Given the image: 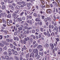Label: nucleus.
<instances>
[{
    "label": "nucleus",
    "mask_w": 60,
    "mask_h": 60,
    "mask_svg": "<svg viewBox=\"0 0 60 60\" xmlns=\"http://www.w3.org/2000/svg\"><path fill=\"white\" fill-rule=\"evenodd\" d=\"M3 49L2 48H0V52H1L3 50Z\"/></svg>",
    "instance_id": "60"
},
{
    "label": "nucleus",
    "mask_w": 60,
    "mask_h": 60,
    "mask_svg": "<svg viewBox=\"0 0 60 60\" xmlns=\"http://www.w3.org/2000/svg\"><path fill=\"white\" fill-rule=\"evenodd\" d=\"M47 18H45L44 19L45 21L46 22H47Z\"/></svg>",
    "instance_id": "58"
},
{
    "label": "nucleus",
    "mask_w": 60,
    "mask_h": 60,
    "mask_svg": "<svg viewBox=\"0 0 60 60\" xmlns=\"http://www.w3.org/2000/svg\"><path fill=\"white\" fill-rule=\"evenodd\" d=\"M46 13L48 14H50L52 13V11L51 9H48L47 10Z\"/></svg>",
    "instance_id": "2"
},
{
    "label": "nucleus",
    "mask_w": 60,
    "mask_h": 60,
    "mask_svg": "<svg viewBox=\"0 0 60 60\" xmlns=\"http://www.w3.org/2000/svg\"><path fill=\"white\" fill-rule=\"evenodd\" d=\"M20 35L22 38H24V35H23V34H21Z\"/></svg>",
    "instance_id": "35"
},
{
    "label": "nucleus",
    "mask_w": 60,
    "mask_h": 60,
    "mask_svg": "<svg viewBox=\"0 0 60 60\" xmlns=\"http://www.w3.org/2000/svg\"><path fill=\"white\" fill-rule=\"evenodd\" d=\"M26 5L27 6V7H30V5H29V4L28 3H27L26 4Z\"/></svg>",
    "instance_id": "32"
},
{
    "label": "nucleus",
    "mask_w": 60,
    "mask_h": 60,
    "mask_svg": "<svg viewBox=\"0 0 60 60\" xmlns=\"http://www.w3.org/2000/svg\"><path fill=\"white\" fill-rule=\"evenodd\" d=\"M25 51L24 52V53H26L28 52V51L27 50H25Z\"/></svg>",
    "instance_id": "38"
},
{
    "label": "nucleus",
    "mask_w": 60,
    "mask_h": 60,
    "mask_svg": "<svg viewBox=\"0 0 60 60\" xmlns=\"http://www.w3.org/2000/svg\"><path fill=\"white\" fill-rule=\"evenodd\" d=\"M3 38V36L2 35H0V39L2 40Z\"/></svg>",
    "instance_id": "40"
},
{
    "label": "nucleus",
    "mask_w": 60,
    "mask_h": 60,
    "mask_svg": "<svg viewBox=\"0 0 60 60\" xmlns=\"http://www.w3.org/2000/svg\"><path fill=\"white\" fill-rule=\"evenodd\" d=\"M13 41H14V40L13 39H11L10 40V42L11 43H12V42H13Z\"/></svg>",
    "instance_id": "24"
},
{
    "label": "nucleus",
    "mask_w": 60,
    "mask_h": 60,
    "mask_svg": "<svg viewBox=\"0 0 60 60\" xmlns=\"http://www.w3.org/2000/svg\"><path fill=\"white\" fill-rule=\"evenodd\" d=\"M7 41L8 42H10V40L8 39H6Z\"/></svg>",
    "instance_id": "43"
},
{
    "label": "nucleus",
    "mask_w": 60,
    "mask_h": 60,
    "mask_svg": "<svg viewBox=\"0 0 60 60\" xmlns=\"http://www.w3.org/2000/svg\"><path fill=\"white\" fill-rule=\"evenodd\" d=\"M36 42V41H35V40H34L33 42V44L34 45L35 44V43Z\"/></svg>",
    "instance_id": "47"
},
{
    "label": "nucleus",
    "mask_w": 60,
    "mask_h": 60,
    "mask_svg": "<svg viewBox=\"0 0 60 60\" xmlns=\"http://www.w3.org/2000/svg\"><path fill=\"white\" fill-rule=\"evenodd\" d=\"M8 3L9 4L11 3V1H10V0H8Z\"/></svg>",
    "instance_id": "57"
},
{
    "label": "nucleus",
    "mask_w": 60,
    "mask_h": 60,
    "mask_svg": "<svg viewBox=\"0 0 60 60\" xmlns=\"http://www.w3.org/2000/svg\"><path fill=\"white\" fill-rule=\"evenodd\" d=\"M10 60H12L13 59V58L12 57H10Z\"/></svg>",
    "instance_id": "63"
},
{
    "label": "nucleus",
    "mask_w": 60,
    "mask_h": 60,
    "mask_svg": "<svg viewBox=\"0 0 60 60\" xmlns=\"http://www.w3.org/2000/svg\"><path fill=\"white\" fill-rule=\"evenodd\" d=\"M14 58L16 60H19V58L17 56H15Z\"/></svg>",
    "instance_id": "8"
},
{
    "label": "nucleus",
    "mask_w": 60,
    "mask_h": 60,
    "mask_svg": "<svg viewBox=\"0 0 60 60\" xmlns=\"http://www.w3.org/2000/svg\"><path fill=\"white\" fill-rule=\"evenodd\" d=\"M50 45L52 49H53L54 48V45L52 43H50Z\"/></svg>",
    "instance_id": "4"
},
{
    "label": "nucleus",
    "mask_w": 60,
    "mask_h": 60,
    "mask_svg": "<svg viewBox=\"0 0 60 60\" xmlns=\"http://www.w3.org/2000/svg\"><path fill=\"white\" fill-rule=\"evenodd\" d=\"M30 56V54L29 53H27V54L26 56V57L27 58L28 57H29Z\"/></svg>",
    "instance_id": "15"
},
{
    "label": "nucleus",
    "mask_w": 60,
    "mask_h": 60,
    "mask_svg": "<svg viewBox=\"0 0 60 60\" xmlns=\"http://www.w3.org/2000/svg\"><path fill=\"white\" fill-rule=\"evenodd\" d=\"M33 52L35 53H36L35 54V57H37L38 55V51L37 49H35L33 50Z\"/></svg>",
    "instance_id": "1"
},
{
    "label": "nucleus",
    "mask_w": 60,
    "mask_h": 60,
    "mask_svg": "<svg viewBox=\"0 0 60 60\" xmlns=\"http://www.w3.org/2000/svg\"><path fill=\"white\" fill-rule=\"evenodd\" d=\"M58 27H57V26H56L54 27V29L53 30V31H54V30H56V29H57V28Z\"/></svg>",
    "instance_id": "26"
},
{
    "label": "nucleus",
    "mask_w": 60,
    "mask_h": 60,
    "mask_svg": "<svg viewBox=\"0 0 60 60\" xmlns=\"http://www.w3.org/2000/svg\"><path fill=\"white\" fill-rule=\"evenodd\" d=\"M1 14L2 15H4L5 16H7V14L5 12L2 13H1Z\"/></svg>",
    "instance_id": "5"
},
{
    "label": "nucleus",
    "mask_w": 60,
    "mask_h": 60,
    "mask_svg": "<svg viewBox=\"0 0 60 60\" xmlns=\"http://www.w3.org/2000/svg\"><path fill=\"white\" fill-rule=\"evenodd\" d=\"M47 19L48 20V21H49V20H51V18L50 17H47Z\"/></svg>",
    "instance_id": "53"
},
{
    "label": "nucleus",
    "mask_w": 60,
    "mask_h": 60,
    "mask_svg": "<svg viewBox=\"0 0 60 60\" xmlns=\"http://www.w3.org/2000/svg\"><path fill=\"white\" fill-rule=\"evenodd\" d=\"M5 20L4 19H3L2 20V22H3L4 23L5 22Z\"/></svg>",
    "instance_id": "62"
},
{
    "label": "nucleus",
    "mask_w": 60,
    "mask_h": 60,
    "mask_svg": "<svg viewBox=\"0 0 60 60\" xmlns=\"http://www.w3.org/2000/svg\"><path fill=\"white\" fill-rule=\"evenodd\" d=\"M56 8V7H54L53 8V10L52 11L53 13H55V8Z\"/></svg>",
    "instance_id": "16"
},
{
    "label": "nucleus",
    "mask_w": 60,
    "mask_h": 60,
    "mask_svg": "<svg viewBox=\"0 0 60 60\" xmlns=\"http://www.w3.org/2000/svg\"><path fill=\"white\" fill-rule=\"evenodd\" d=\"M14 17L15 16H16V14H15V13H13L12 15Z\"/></svg>",
    "instance_id": "34"
},
{
    "label": "nucleus",
    "mask_w": 60,
    "mask_h": 60,
    "mask_svg": "<svg viewBox=\"0 0 60 60\" xmlns=\"http://www.w3.org/2000/svg\"><path fill=\"white\" fill-rule=\"evenodd\" d=\"M22 28L21 27H19L18 28V29L20 31L22 30Z\"/></svg>",
    "instance_id": "10"
},
{
    "label": "nucleus",
    "mask_w": 60,
    "mask_h": 60,
    "mask_svg": "<svg viewBox=\"0 0 60 60\" xmlns=\"http://www.w3.org/2000/svg\"><path fill=\"white\" fill-rule=\"evenodd\" d=\"M6 45H9V43L7 42L6 41H4V43Z\"/></svg>",
    "instance_id": "13"
},
{
    "label": "nucleus",
    "mask_w": 60,
    "mask_h": 60,
    "mask_svg": "<svg viewBox=\"0 0 60 60\" xmlns=\"http://www.w3.org/2000/svg\"><path fill=\"white\" fill-rule=\"evenodd\" d=\"M55 39L56 40L57 42H58L59 41V39L58 38H55Z\"/></svg>",
    "instance_id": "27"
},
{
    "label": "nucleus",
    "mask_w": 60,
    "mask_h": 60,
    "mask_svg": "<svg viewBox=\"0 0 60 60\" xmlns=\"http://www.w3.org/2000/svg\"><path fill=\"white\" fill-rule=\"evenodd\" d=\"M16 8L17 9H19L20 8V7L19 6H17L16 7Z\"/></svg>",
    "instance_id": "17"
},
{
    "label": "nucleus",
    "mask_w": 60,
    "mask_h": 60,
    "mask_svg": "<svg viewBox=\"0 0 60 60\" xmlns=\"http://www.w3.org/2000/svg\"><path fill=\"white\" fill-rule=\"evenodd\" d=\"M32 20H29V23L31 25L32 24Z\"/></svg>",
    "instance_id": "31"
},
{
    "label": "nucleus",
    "mask_w": 60,
    "mask_h": 60,
    "mask_svg": "<svg viewBox=\"0 0 60 60\" xmlns=\"http://www.w3.org/2000/svg\"><path fill=\"white\" fill-rule=\"evenodd\" d=\"M40 30L41 32H43V29L42 28H40Z\"/></svg>",
    "instance_id": "44"
},
{
    "label": "nucleus",
    "mask_w": 60,
    "mask_h": 60,
    "mask_svg": "<svg viewBox=\"0 0 60 60\" xmlns=\"http://www.w3.org/2000/svg\"><path fill=\"white\" fill-rule=\"evenodd\" d=\"M47 36L48 37H50V36H51V35H50V33H49L47 34Z\"/></svg>",
    "instance_id": "45"
},
{
    "label": "nucleus",
    "mask_w": 60,
    "mask_h": 60,
    "mask_svg": "<svg viewBox=\"0 0 60 60\" xmlns=\"http://www.w3.org/2000/svg\"><path fill=\"white\" fill-rule=\"evenodd\" d=\"M34 53L33 52H31V53L30 55V57H31L32 56L34 58Z\"/></svg>",
    "instance_id": "3"
},
{
    "label": "nucleus",
    "mask_w": 60,
    "mask_h": 60,
    "mask_svg": "<svg viewBox=\"0 0 60 60\" xmlns=\"http://www.w3.org/2000/svg\"><path fill=\"white\" fill-rule=\"evenodd\" d=\"M38 24H39L40 25H42V22L41 21L40 22V23H39V22H38Z\"/></svg>",
    "instance_id": "48"
},
{
    "label": "nucleus",
    "mask_w": 60,
    "mask_h": 60,
    "mask_svg": "<svg viewBox=\"0 0 60 60\" xmlns=\"http://www.w3.org/2000/svg\"><path fill=\"white\" fill-rule=\"evenodd\" d=\"M24 43V44H26V41L25 40H23V43Z\"/></svg>",
    "instance_id": "39"
},
{
    "label": "nucleus",
    "mask_w": 60,
    "mask_h": 60,
    "mask_svg": "<svg viewBox=\"0 0 60 60\" xmlns=\"http://www.w3.org/2000/svg\"><path fill=\"white\" fill-rule=\"evenodd\" d=\"M17 37H14V39L15 40H16V39H17Z\"/></svg>",
    "instance_id": "55"
},
{
    "label": "nucleus",
    "mask_w": 60,
    "mask_h": 60,
    "mask_svg": "<svg viewBox=\"0 0 60 60\" xmlns=\"http://www.w3.org/2000/svg\"><path fill=\"white\" fill-rule=\"evenodd\" d=\"M5 58L6 59H8L9 58V57L8 56H6L5 57Z\"/></svg>",
    "instance_id": "18"
},
{
    "label": "nucleus",
    "mask_w": 60,
    "mask_h": 60,
    "mask_svg": "<svg viewBox=\"0 0 60 60\" xmlns=\"http://www.w3.org/2000/svg\"><path fill=\"white\" fill-rule=\"evenodd\" d=\"M51 36H53L54 35V33H51Z\"/></svg>",
    "instance_id": "56"
},
{
    "label": "nucleus",
    "mask_w": 60,
    "mask_h": 60,
    "mask_svg": "<svg viewBox=\"0 0 60 60\" xmlns=\"http://www.w3.org/2000/svg\"><path fill=\"white\" fill-rule=\"evenodd\" d=\"M40 57V56L39 55H38V57H37V58L38 59Z\"/></svg>",
    "instance_id": "51"
},
{
    "label": "nucleus",
    "mask_w": 60,
    "mask_h": 60,
    "mask_svg": "<svg viewBox=\"0 0 60 60\" xmlns=\"http://www.w3.org/2000/svg\"><path fill=\"white\" fill-rule=\"evenodd\" d=\"M3 54L5 55H7L8 54V53L6 52H4Z\"/></svg>",
    "instance_id": "23"
},
{
    "label": "nucleus",
    "mask_w": 60,
    "mask_h": 60,
    "mask_svg": "<svg viewBox=\"0 0 60 60\" xmlns=\"http://www.w3.org/2000/svg\"><path fill=\"white\" fill-rule=\"evenodd\" d=\"M26 5V4H23L21 6V7L22 8H23L24 7V6H25Z\"/></svg>",
    "instance_id": "28"
},
{
    "label": "nucleus",
    "mask_w": 60,
    "mask_h": 60,
    "mask_svg": "<svg viewBox=\"0 0 60 60\" xmlns=\"http://www.w3.org/2000/svg\"><path fill=\"white\" fill-rule=\"evenodd\" d=\"M33 39L32 38H31L30 39V41L32 43L33 42Z\"/></svg>",
    "instance_id": "14"
},
{
    "label": "nucleus",
    "mask_w": 60,
    "mask_h": 60,
    "mask_svg": "<svg viewBox=\"0 0 60 60\" xmlns=\"http://www.w3.org/2000/svg\"><path fill=\"white\" fill-rule=\"evenodd\" d=\"M7 17L8 18H10L11 17V15L10 14H9L7 16Z\"/></svg>",
    "instance_id": "12"
},
{
    "label": "nucleus",
    "mask_w": 60,
    "mask_h": 60,
    "mask_svg": "<svg viewBox=\"0 0 60 60\" xmlns=\"http://www.w3.org/2000/svg\"><path fill=\"white\" fill-rule=\"evenodd\" d=\"M23 48L24 49V50H26V49H27L25 45H24L23 46Z\"/></svg>",
    "instance_id": "30"
},
{
    "label": "nucleus",
    "mask_w": 60,
    "mask_h": 60,
    "mask_svg": "<svg viewBox=\"0 0 60 60\" xmlns=\"http://www.w3.org/2000/svg\"><path fill=\"white\" fill-rule=\"evenodd\" d=\"M56 30V31L57 32H58V31L59 30H58V27L57 28V29Z\"/></svg>",
    "instance_id": "61"
},
{
    "label": "nucleus",
    "mask_w": 60,
    "mask_h": 60,
    "mask_svg": "<svg viewBox=\"0 0 60 60\" xmlns=\"http://www.w3.org/2000/svg\"><path fill=\"white\" fill-rule=\"evenodd\" d=\"M22 19L23 20H25L26 19V18L24 16L22 17Z\"/></svg>",
    "instance_id": "25"
},
{
    "label": "nucleus",
    "mask_w": 60,
    "mask_h": 60,
    "mask_svg": "<svg viewBox=\"0 0 60 60\" xmlns=\"http://www.w3.org/2000/svg\"><path fill=\"white\" fill-rule=\"evenodd\" d=\"M35 20L36 21L40 22V18H38L36 19Z\"/></svg>",
    "instance_id": "6"
},
{
    "label": "nucleus",
    "mask_w": 60,
    "mask_h": 60,
    "mask_svg": "<svg viewBox=\"0 0 60 60\" xmlns=\"http://www.w3.org/2000/svg\"><path fill=\"white\" fill-rule=\"evenodd\" d=\"M56 13H58V10L56 8Z\"/></svg>",
    "instance_id": "52"
},
{
    "label": "nucleus",
    "mask_w": 60,
    "mask_h": 60,
    "mask_svg": "<svg viewBox=\"0 0 60 60\" xmlns=\"http://www.w3.org/2000/svg\"><path fill=\"white\" fill-rule=\"evenodd\" d=\"M13 54H14L15 55H17L18 54V53H17V52L16 51H15V52H13Z\"/></svg>",
    "instance_id": "7"
},
{
    "label": "nucleus",
    "mask_w": 60,
    "mask_h": 60,
    "mask_svg": "<svg viewBox=\"0 0 60 60\" xmlns=\"http://www.w3.org/2000/svg\"><path fill=\"white\" fill-rule=\"evenodd\" d=\"M0 45L2 47H4V44H2V43H0Z\"/></svg>",
    "instance_id": "19"
},
{
    "label": "nucleus",
    "mask_w": 60,
    "mask_h": 60,
    "mask_svg": "<svg viewBox=\"0 0 60 60\" xmlns=\"http://www.w3.org/2000/svg\"><path fill=\"white\" fill-rule=\"evenodd\" d=\"M20 42L22 43V44H23V40L22 39L21 40Z\"/></svg>",
    "instance_id": "54"
},
{
    "label": "nucleus",
    "mask_w": 60,
    "mask_h": 60,
    "mask_svg": "<svg viewBox=\"0 0 60 60\" xmlns=\"http://www.w3.org/2000/svg\"><path fill=\"white\" fill-rule=\"evenodd\" d=\"M34 15L35 16H37V15L35 13H34Z\"/></svg>",
    "instance_id": "59"
},
{
    "label": "nucleus",
    "mask_w": 60,
    "mask_h": 60,
    "mask_svg": "<svg viewBox=\"0 0 60 60\" xmlns=\"http://www.w3.org/2000/svg\"><path fill=\"white\" fill-rule=\"evenodd\" d=\"M3 49H4V50H6L7 49V46H5L4 48H3Z\"/></svg>",
    "instance_id": "29"
},
{
    "label": "nucleus",
    "mask_w": 60,
    "mask_h": 60,
    "mask_svg": "<svg viewBox=\"0 0 60 60\" xmlns=\"http://www.w3.org/2000/svg\"><path fill=\"white\" fill-rule=\"evenodd\" d=\"M24 28L25 29H28V27L27 26H25L24 27Z\"/></svg>",
    "instance_id": "37"
},
{
    "label": "nucleus",
    "mask_w": 60,
    "mask_h": 60,
    "mask_svg": "<svg viewBox=\"0 0 60 60\" xmlns=\"http://www.w3.org/2000/svg\"><path fill=\"white\" fill-rule=\"evenodd\" d=\"M45 46L46 47H48L49 46V45L47 44H45Z\"/></svg>",
    "instance_id": "46"
},
{
    "label": "nucleus",
    "mask_w": 60,
    "mask_h": 60,
    "mask_svg": "<svg viewBox=\"0 0 60 60\" xmlns=\"http://www.w3.org/2000/svg\"><path fill=\"white\" fill-rule=\"evenodd\" d=\"M14 29L12 30V31L13 32L14 31L15 29V26H14Z\"/></svg>",
    "instance_id": "42"
},
{
    "label": "nucleus",
    "mask_w": 60,
    "mask_h": 60,
    "mask_svg": "<svg viewBox=\"0 0 60 60\" xmlns=\"http://www.w3.org/2000/svg\"><path fill=\"white\" fill-rule=\"evenodd\" d=\"M10 46L11 48H12L13 47V45L11 43L10 44Z\"/></svg>",
    "instance_id": "21"
},
{
    "label": "nucleus",
    "mask_w": 60,
    "mask_h": 60,
    "mask_svg": "<svg viewBox=\"0 0 60 60\" xmlns=\"http://www.w3.org/2000/svg\"><path fill=\"white\" fill-rule=\"evenodd\" d=\"M26 31H27V32H26L27 34H28L29 33V30H27Z\"/></svg>",
    "instance_id": "50"
},
{
    "label": "nucleus",
    "mask_w": 60,
    "mask_h": 60,
    "mask_svg": "<svg viewBox=\"0 0 60 60\" xmlns=\"http://www.w3.org/2000/svg\"><path fill=\"white\" fill-rule=\"evenodd\" d=\"M17 4L20 5H21L22 4V3L20 1L18 2Z\"/></svg>",
    "instance_id": "33"
},
{
    "label": "nucleus",
    "mask_w": 60,
    "mask_h": 60,
    "mask_svg": "<svg viewBox=\"0 0 60 60\" xmlns=\"http://www.w3.org/2000/svg\"><path fill=\"white\" fill-rule=\"evenodd\" d=\"M16 50L17 51H19L20 50V48H17Z\"/></svg>",
    "instance_id": "41"
},
{
    "label": "nucleus",
    "mask_w": 60,
    "mask_h": 60,
    "mask_svg": "<svg viewBox=\"0 0 60 60\" xmlns=\"http://www.w3.org/2000/svg\"><path fill=\"white\" fill-rule=\"evenodd\" d=\"M42 47V46L41 45H39L38 46V48L39 49L41 48Z\"/></svg>",
    "instance_id": "9"
},
{
    "label": "nucleus",
    "mask_w": 60,
    "mask_h": 60,
    "mask_svg": "<svg viewBox=\"0 0 60 60\" xmlns=\"http://www.w3.org/2000/svg\"><path fill=\"white\" fill-rule=\"evenodd\" d=\"M33 59L32 58H30L29 60H33Z\"/></svg>",
    "instance_id": "64"
},
{
    "label": "nucleus",
    "mask_w": 60,
    "mask_h": 60,
    "mask_svg": "<svg viewBox=\"0 0 60 60\" xmlns=\"http://www.w3.org/2000/svg\"><path fill=\"white\" fill-rule=\"evenodd\" d=\"M18 20L19 22H20V21H22V19L21 18H18Z\"/></svg>",
    "instance_id": "11"
},
{
    "label": "nucleus",
    "mask_w": 60,
    "mask_h": 60,
    "mask_svg": "<svg viewBox=\"0 0 60 60\" xmlns=\"http://www.w3.org/2000/svg\"><path fill=\"white\" fill-rule=\"evenodd\" d=\"M7 24L9 26H11V24H10V22H7Z\"/></svg>",
    "instance_id": "20"
},
{
    "label": "nucleus",
    "mask_w": 60,
    "mask_h": 60,
    "mask_svg": "<svg viewBox=\"0 0 60 60\" xmlns=\"http://www.w3.org/2000/svg\"><path fill=\"white\" fill-rule=\"evenodd\" d=\"M38 45V44L37 43L35 45H34V46L33 47L34 48H35Z\"/></svg>",
    "instance_id": "22"
},
{
    "label": "nucleus",
    "mask_w": 60,
    "mask_h": 60,
    "mask_svg": "<svg viewBox=\"0 0 60 60\" xmlns=\"http://www.w3.org/2000/svg\"><path fill=\"white\" fill-rule=\"evenodd\" d=\"M29 40V38L28 37H27L26 39V41H28Z\"/></svg>",
    "instance_id": "36"
},
{
    "label": "nucleus",
    "mask_w": 60,
    "mask_h": 60,
    "mask_svg": "<svg viewBox=\"0 0 60 60\" xmlns=\"http://www.w3.org/2000/svg\"><path fill=\"white\" fill-rule=\"evenodd\" d=\"M35 30H32V33H35Z\"/></svg>",
    "instance_id": "49"
}]
</instances>
